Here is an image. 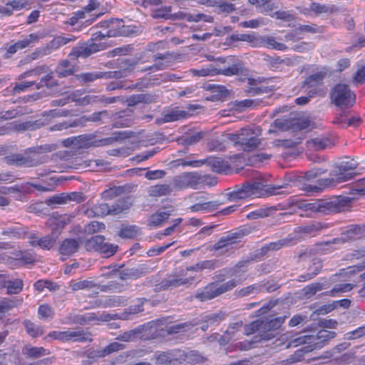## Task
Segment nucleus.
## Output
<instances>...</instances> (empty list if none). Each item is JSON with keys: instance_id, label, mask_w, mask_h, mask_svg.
Listing matches in <instances>:
<instances>
[{"instance_id": "obj_1", "label": "nucleus", "mask_w": 365, "mask_h": 365, "mask_svg": "<svg viewBox=\"0 0 365 365\" xmlns=\"http://www.w3.org/2000/svg\"><path fill=\"white\" fill-rule=\"evenodd\" d=\"M288 184L282 185L270 186L264 185L259 182L253 183L245 182L241 185H236L232 190L226 192V197L228 200L237 202L239 200H243L251 196L260 197L267 195H278L282 192L278 191L282 188L287 187Z\"/></svg>"}, {"instance_id": "obj_2", "label": "nucleus", "mask_w": 365, "mask_h": 365, "mask_svg": "<svg viewBox=\"0 0 365 365\" xmlns=\"http://www.w3.org/2000/svg\"><path fill=\"white\" fill-rule=\"evenodd\" d=\"M358 166V163L354 162H342L339 165L331 170L329 178L319 180V185H304L303 190L307 192H319L321 191V187L331 185L333 182H342L352 179L355 173L353 172Z\"/></svg>"}, {"instance_id": "obj_3", "label": "nucleus", "mask_w": 365, "mask_h": 365, "mask_svg": "<svg viewBox=\"0 0 365 365\" xmlns=\"http://www.w3.org/2000/svg\"><path fill=\"white\" fill-rule=\"evenodd\" d=\"M285 317H275L272 319H259V335L255 336L254 341H245L239 342L237 345L241 350H248L252 348L253 343L262 340H269L275 336V331L284 323Z\"/></svg>"}, {"instance_id": "obj_4", "label": "nucleus", "mask_w": 365, "mask_h": 365, "mask_svg": "<svg viewBox=\"0 0 365 365\" xmlns=\"http://www.w3.org/2000/svg\"><path fill=\"white\" fill-rule=\"evenodd\" d=\"M350 197L338 196L330 199L317 200L306 205V208L312 212L329 215L344 211L349 206Z\"/></svg>"}, {"instance_id": "obj_5", "label": "nucleus", "mask_w": 365, "mask_h": 365, "mask_svg": "<svg viewBox=\"0 0 365 365\" xmlns=\"http://www.w3.org/2000/svg\"><path fill=\"white\" fill-rule=\"evenodd\" d=\"M215 75L225 76H240L246 78L249 76V71L244 63L239 59L232 56L219 57L215 65H212Z\"/></svg>"}, {"instance_id": "obj_6", "label": "nucleus", "mask_w": 365, "mask_h": 365, "mask_svg": "<svg viewBox=\"0 0 365 365\" xmlns=\"http://www.w3.org/2000/svg\"><path fill=\"white\" fill-rule=\"evenodd\" d=\"M201 184L213 186L217 184V179L198 173H185L173 180V185L178 190L187 187L197 188Z\"/></svg>"}, {"instance_id": "obj_7", "label": "nucleus", "mask_w": 365, "mask_h": 365, "mask_svg": "<svg viewBox=\"0 0 365 365\" xmlns=\"http://www.w3.org/2000/svg\"><path fill=\"white\" fill-rule=\"evenodd\" d=\"M329 95L331 103L342 110L352 107L356 101L355 94L345 83L335 85Z\"/></svg>"}, {"instance_id": "obj_8", "label": "nucleus", "mask_w": 365, "mask_h": 365, "mask_svg": "<svg viewBox=\"0 0 365 365\" xmlns=\"http://www.w3.org/2000/svg\"><path fill=\"white\" fill-rule=\"evenodd\" d=\"M237 284V281L235 279H230L225 283L213 282L209 283L200 292L195 294V298L201 302H205L214 299L230 290H232Z\"/></svg>"}, {"instance_id": "obj_9", "label": "nucleus", "mask_w": 365, "mask_h": 365, "mask_svg": "<svg viewBox=\"0 0 365 365\" xmlns=\"http://www.w3.org/2000/svg\"><path fill=\"white\" fill-rule=\"evenodd\" d=\"M260 135V129H252L250 128H245L240 130L235 135L236 143L240 144L243 150L250 151L256 148L260 143L259 136Z\"/></svg>"}, {"instance_id": "obj_10", "label": "nucleus", "mask_w": 365, "mask_h": 365, "mask_svg": "<svg viewBox=\"0 0 365 365\" xmlns=\"http://www.w3.org/2000/svg\"><path fill=\"white\" fill-rule=\"evenodd\" d=\"M87 250H93L103 255L105 257L113 256L118 248V245H114L106 241L102 235H96L92 237L86 242Z\"/></svg>"}, {"instance_id": "obj_11", "label": "nucleus", "mask_w": 365, "mask_h": 365, "mask_svg": "<svg viewBox=\"0 0 365 365\" xmlns=\"http://www.w3.org/2000/svg\"><path fill=\"white\" fill-rule=\"evenodd\" d=\"M364 233L365 224L351 225L347 227V229L345 231L342 232L339 237L334 238L332 241L320 243L318 245H328L329 244H339L354 241L361 238Z\"/></svg>"}, {"instance_id": "obj_12", "label": "nucleus", "mask_w": 365, "mask_h": 365, "mask_svg": "<svg viewBox=\"0 0 365 365\" xmlns=\"http://www.w3.org/2000/svg\"><path fill=\"white\" fill-rule=\"evenodd\" d=\"M143 304H144L143 299H138L137 301V304L129 307L126 311L121 313L120 315H119V316L118 314H112L103 312L99 315L91 317V319H89V320L96 319V320L103 321V322H109L110 320L115 319H120L123 320H128V319H130L131 315L138 314V313L143 311Z\"/></svg>"}, {"instance_id": "obj_13", "label": "nucleus", "mask_w": 365, "mask_h": 365, "mask_svg": "<svg viewBox=\"0 0 365 365\" xmlns=\"http://www.w3.org/2000/svg\"><path fill=\"white\" fill-rule=\"evenodd\" d=\"M101 44L92 41L82 42L72 48L68 57L72 61H77L79 58H86L101 50Z\"/></svg>"}, {"instance_id": "obj_14", "label": "nucleus", "mask_w": 365, "mask_h": 365, "mask_svg": "<svg viewBox=\"0 0 365 365\" xmlns=\"http://www.w3.org/2000/svg\"><path fill=\"white\" fill-rule=\"evenodd\" d=\"M194 277L181 278L177 275H169L163 279L159 284H155V291H162L176 288L182 285L191 284Z\"/></svg>"}, {"instance_id": "obj_15", "label": "nucleus", "mask_w": 365, "mask_h": 365, "mask_svg": "<svg viewBox=\"0 0 365 365\" xmlns=\"http://www.w3.org/2000/svg\"><path fill=\"white\" fill-rule=\"evenodd\" d=\"M138 61L133 59L125 58L119 62V70L108 71L110 78H121L128 76L135 68Z\"/></svg>"}, {"instance_id": "obj_16", "label": "nucleus", "mask_w": 365, "mask_h": 365, "mask_svg": "<svg viewBox=\"0 0 365 365\" xmlns=\"http://www.w3.org/2000/svg\"><path fill=\"white\" fill-rule=\"evenodd\" d=\"M185 354L180 350L175 351L162 352L155 357L156 365H175V362L184 361Z\"/></svg>"}, {"instance_id": "obj_17", "label": "nucleus", "mask_w": 365, "mask_h": 365, "mask_svg": "<svg viewBox=\"0 0 365 365\" xmlns=\"http://www.w3.org/2000/svg\"><path fill=\"white\" fill-rule=\"evenodd\" d=\"M91 334L86 333L82 329L77 330H67L63 331H58V340L60 341H92L90 337Z\"/></svg>"}, {"instance_id": "obj_18", "label": "nucleus", "mask_w": 365, "mask_h": 365, "mask_svg": "<svg viewBox=\"0 0 365 365\" xmlns=\"http://www.w3.org/2000/svg\"><path fill=\"white\" fill-rule=\"evenodd\" d=\"M326 70H322L309 76L303 82L302 88L315 90L316 95L319 93V86L322 85L324 78L327 76Z\"/></svg>"}, {"instance_id": "obj_19", "label": "nucleus", "mask_w": 365, "mask_h": 365, "mask_svg": "<svg viewBox=\"0 0 365 365\" xmlns=\"http://www.w3.org/2000/svg\"><path fill=\"white\" fill-rule=\"evenodd\" d=\"M304 269H306L307 272L299 276L298 280L299 282L310 280L316 277L322 269V261L320 258L314 257Z\"/></svg>"}, {"instance_id": "obj_20", "label": "nucleus", "mask_w": 365, "mask_h": 365, "mask_svg": "<svg viewBox=\"0 0 365 365\" xmlns=\"http://www.w3.org/2000/svg\"><path fill=\"white\" fill-rule=\"evenodd\" d=\"M297 242V240L295 237L292 235H289L286 238L279 240L277 242H273L265 245L262 247L259 254L261 255H265L269 251L279 250L283 247L295 245Z\"/></svg>"}, {"instance_id": "obj_21", "label": "nucleus", "mask_w": 365, "mask_h": 365, "mask_svg": "<svg viewBox=\"0 0 365 365\" xmlns=\"http://www.w3.org/2000/svg\"><path fill=\"white\" fill-rule=\"evenodd\" d=\"M24 167H36L44 163V159L40 156L35 148H29L22 153Z\"/></svg>"}, {"instance_id": "obj_22", "label": "nucleus", "mask_w": 365, "mask_h": 365, "mask_svg": "<svg viewBox=\"0 0 365 365\" xmlns=\"http://www.w3.org/2000/svg\"><path fill=\"white\" fill-rule=\"evenodd\" d=\"M243 236L244 233L241 231L229 233L225 237H222L214 245L213 250H221L225 248V251H228L229 247L236 243L237 239H240Z\"/></svg>"}, {"instance_id": "obj_23", "label": "nucleus", "mask_w": 365, "mask_h": 365, "mask_svg": "<svg viewBox=\"0 0 365 365\" xmlns=\"http://www.w3.org/2000/svg\"><path fill=\"white\" fill-rule=\"evenodd\" d=\"M336 333L333 331H328L327 329H321L316 335H311L313 337V343L312 346L314 350L321 349L323 347L330 339L336 337Z\"/></svg>"}, {"instance_id": "obj_24", "label": "nucleus", "mask_w": 365, "mask_h": 365, "mask_svg": "<svg viewBox=\"0 0 365 365\" xmlns=\"http://www.w3.org/2000/svg\"><path fill=\"white\" fill-rule=\"evenodd\" d=\"M76 39V37L71 34H68L67 36H56L46 45V47L48 53L51 54L53 51H56L63 46L75 41Z\"/></svg>"}, {"instance_id": "obj_25", "label": "nucleus", "mask_w": 365, "mask_h": 365, "mask_svg": "<svg viewBox=\"0 0 365 365\" xmlns=\"http://www.w3.org/2000/svg\"><path fill=\"white\" fill-rule=\"evenodd\" d=\"M227 314L220 311L217 313H211L203 317L201 321V329L206 331L210 327L219 324L221 322L225 320Z\"/></svg>"}, {"instance_id": "obj_26", "label": "nucleus", "mask_w": 365, "mask_h": 365, "mask_svg": "<svg viewBox=\"0 0 365 365\" xmlns=\"http://www.w3.org/2000/svg\"><path fill=\"white\" fill-rule=\"evenodd\" d=\"M174 210L171 207H164L158 210L148 218L150 226L157 227L161 225L172 215Z\"/></svg>"}, {"instance_id": "obj_27", "label": "nucleus", "mask_w": 365, "mask_h": 365, "mask_svg": "<svg viewBox=\"0 0 365 365\" xmlns=\"http://www.w3.org/2000/svg\"><path fill=\"white\" fill-rule=\"evenodd\" d=\"M262 46L278 51H284L287 48L285 44L277 42L274 37L269 36H258L257 47Z\"/></svg>"}, {"instance_id": "obj_28", "label": "nucleus", "mask_w": 365, "mask_h": 365, "mask_svg": "<svg viewBox=\"0 0 365 365\" xmlns=\"http://www.w3.org/2000/svg\"><path fill=\"white\" fill-rule=\"evenodd\" d=\"M258 35L247 34H234L226 38L227 45H232L235 41H246L253 47H257Z\"/></svg>"}, {"instance_id": "obj_29", "label": "nucleus", "mask_w": 365, "mask_h": 365, "mask_svg": "<svg viewBox=\"0 0 365 365\" xmlns=\"http://www.w3.org/2000/svg\"><path fill=\"white\" fill-rule=\"evenodd\" d=\"M204 165L207 164L211 168L213 172L221 173L227 171L230 166L220 158L210 157L208 158L202 160Z\"/></svg>"}, {"instance_id": "obj_30", "label": "nucleus", "mask_w": 365, "mask_h": 365, "mask_svg": "<svg viewBox=\"0 0 365 365\" xmlns=\"http://www.w3.org/2000/svg\"><path fill=\"white\" fill-rule=\"evenodd\" d=\"M243 327V322L242 321L237 322L230 324L227 329L219 339L220 344L225 345L228 344L235 336V334Z\"/></svg>"}, {"instance_id": "obj_31", "label": "nucleus", "mask_w": 365, "mask_h": 365, "mask_svg": "<svg viewBox=\"0 0 365 365\" xmlns=\"http://www.w3.org/2000/svg\"><path fill=\"white\" fill-rule=\"evenodd\" d=\"M157 99V96L152 95L150 93H140L136 95H132L130 96L128 100V106H134L138 103H152L153 102H155Z\"/></svg>"}, {"instance_id": "obj_32", "label": "nucleus", "mask_w": 365, "mask_h": 365, "mask_svg": "<svg viewBox=\"0 0 365 365\" xmlns=\"http://www.w3.org/2000/svg\"><path fill=\"white\" fill-rule=\"evenodd\" d=\"M128 135L125 133L123 132H114L110 136L101 139L95 138L94 147H100L103 145H109L113 144L115 142L121 141L126 139Z\"/></svg>"}, {"instance_id": "obj_33", "label": "nucleus", "mask_w": 365, "mask_h": 365, "mask_svg": "<svg viewBox=\"0 0 365 365\" xmlns=\"http://www.w3.org/2000/svg\"><path fill=\"white\" fill-rule=\"evenodd\" d=\"M23 303L21 298L4 299L0 300V318L5 317L11 309L21 305Z\"/></svg>"}, {"instance_id": "obj_34", "label": "nucleus", "mask_w": 365, "mask_h": 365, "mask_svg": "<svg viewBox=\"0 0 365 365\" xmlns=\"http://www.w3.org/2000/svg\"><path fill=\"white\" fill-rule=\"evenodd\" d=\"M74 72V66L67 59L60 61L56 68V73L59 78L67 77L73 74Z\"/></svg>"}, {"instance_id": "obj_35", "label": "nucleus", "mask_w": 365, "mask_h": 365, "mask_svg": "<svg viewBox=\"0 0 365 365\" xmlns=\"http://www.w3.org/2000/svg\"><path fill=\"white\" fill-rule=\"evenodd\" d=\"M307 10L314 12L316 15L322 14H332L336 11V8L334 5L321 4L317 2H312L309 9H304V14L308 13Z\"/></svg>"}, {"instance_id": "obj_36", "label": "nucleus", "mask_w": 365, "mask_h": 365, "mask_svg": "<svg viewBox=\"0 0 365 365\" xmlns=\"http://www.w3.org/2000/svg\"><path fill=\"white\" fill-rule=\"evenodd\" d=\"M222 204L217 200L198 202L192 205L190 209L192 212L205 211L210 212L217 210Z\"/></svg>"}, {"instance_id": "obj_37", "label": "nucleus", "mask_w": 365, "mask_h": 365, "mask_svg": "<svg viewBox=\"0 0 365 365\" xmlns=\"http://www.w3.org/2000/svg\"><path fill=\"white\" fill-rule=\"evenodd\" d=\"M79 248V243L75 239H66L59 247V252L63 255H71Z\"/></svg>"}, {"instance_id": "obj_38", "label": "nucleus", "mask_w": 365, "mask_h": 365, "mask_svg": "<svg viewBox=\"0 0 365 365\" xmlns=\"http://www.w3.org/2000/svg\"><path fill=\"white\" fill-rule=\"evenodd\" d=\"M241 80L247 78L248 86L245 88V92L250 96L259 95L265 92V89L259 86V84L261 83L260 79H255L252 78H248V76L245 78V76H241Z\"/></svg>"}, {"instance_id": "obj_39", "label": "nucleus", "mask_w": 365, "mask_h": 365, "mask_svg": "<svg viewBox=\"0 0 365 365\" xmlns=\"http://www.w3.org/2000/svg\"><path fill=\"white\" fill-rule=\"evenodd\" d=\"M148 272L147 268H127L120 270L119 277L122 280H126L128 279H136Z\"/></svg>"}, {"instance_id": "obj_40", "label": "nucleus", "mask_w": 365, "mask_h": 365, "mask_svg": "<svg viewBox=\"0 0 365 365\" xmlns=\"http://www.w3.org/2000/svg\"><path fill=\"white\" fill-rule=\"evenodd\" d=\"M87 214L91 217H104L107 215H110V205L108 203L95 205L87 210Z\"/></svg>"}, {"instance_id": "obj_41", "label": "nucleus", "mask_w": 365, "mask_h": 365, "mask_svg": "<svg viewBox=\"0 0 365 365\" xmlns=\"http://www.w3.org/2000/svg\"><path fill=\"white\" fill-rule=\"evenodd\" d=\"M6 283H5V286L4 287L6 288L7 293L9 294H16L22 291L24 287V282L22 279H9L8 277L6 276Z\"/></svg>"}, {"instance_id": "obj_42", "label": "nucleus", "mask_w": 365, "mask_h": 365, "mask_svg": "<svg viewBox=\"0 0 365 365\" xmlns=\"http://www.w3.org/2000/svg\"><path fill=\"white\" fill-rule=\"evenodd\" d=\"M313 337L311 335H300V334H295L293 335L287 345V347H297L299 345H312L313 343Z\"/></svg>"}, {"instance_id": "obj_43", "label": "nucleus", "mask_w": 365, "mask_h": 365, "mask_svg": "<svg viewBox=\"0 0 365 365\" xmlns=\"http://www.w3.org/2000/svg\"><path fill=\"white\" fill-rule=\"evenodd\" d=\"M131 204L125 199H119L115 203L110 205V215H117L125 213L128 211Z\"/></svg>"}, {"instance_id": "obj_44", "label": "nucleus", "mask_w": 365, "mask_h": 365, "mask_svg": "<svg viewBox=\"0 0 365 365\" xmlns=\"http://www.w3.org/2000/svg\"><path fill=\"white\" fill-rule=\"evenodd\" d=\"M138 31L136 30V27L134 26H125L124 24L121 26H118V30H112L110 29L107 32V36H129L133 34H136Z\"/></svg>"}, {"instance_id": "obj_45", "label": "nucleus", "mask_w": 365, "mask_h": 365, "mask_svg": "<svg viewBox=\"0 0 365 365\" xmlns=\"http://www.w3.org/2000/svg\"><path fill=\"white\" fill-rule=\"evenodd\" d=\"M276 210L277 209L274 207L263 206L247 214V217L249 220L263 218L271 215V214Z\"/></svg>"}, {"instance_id": "obj_46", "label": "nucleus", "mask_w": 365, "mask_h": 365, "mask_svg": "<svg viewBox=\"0 0 365 365\" xmlns=\"http://www.w3.org/2000/svg\"><path fill=\"white\" fill-rule=\"evenodd\" d=\"M27 233V229L20 225L9 227L2 232L3 235H6L11 239L24 238Z\"/></svg>"}, {"instance_id": "obj_47", "label": "nucleus", "mask_w": 365, "mask_h": 365, "mask_svg": "<svg viewBox=\"0 0 365 365\" xmlns=\"http://www.w3.org/2000/svg\"><path fill=\"white\" fill-rule=\"evenodd\" d=\"M86 121V116H82L79 118L75 119L72 122L64 121L63 123H57L50 128L51 130H62L71 127L83 126Z\"/></svg>"}, {"instance_id": "obj_48", "label": "nucleus", "mask_w": 365, "mask_h": 365, "mask_svg": "<svg viewBox=\"0 0 365 365\" xmlns=\"http://www.w3.org/2000/svg\"><path fill=\"white\" fill-rule=\"evenodd\" d=\"M95 138L96 135L94 134H83L75 136L77 148L94 147Z\"/></svg>"}, {"instance_id": "obj_49", "label": "nucleus", "mask_w": 365, "mask_h": 365, "mask_svg": "<svg viewBox=\"0 0 365 365\" xmlns=\"http://www.w3.org/2000/svg\"><path fill=\"white\" fill-rule=\"evenodd\" d=\"M172 7L170 6L163 7L160 9L155 10L153 14L154 19H180V13L175 14H170Z\"/></svg>"}, {"instance_id": "obj_50", "label": "nucleus", "mask_w": 365, "mask_h": 365, "mask_svg": "<svg viewBox=\"0 0 365 365\" xmlns=\"http://www.w3.org/2000/svg\"><path fill=\"white\" fill-rule=\"evenodd\" d=\"M314 349L311 345L302 346L301 349H297L294 354L291 355L287 359V364H294L295 362L301 361L304 359V355L307 353L311 352Z\"/></svg>"}, {"instance_id": "obj_51", "label": "nucleus", "mask_w": 365, "mask_h": 365, "mask_svg": "<svg viewBox=\"0 0 365 365\" xmlns=\"http://www.w3.org/2000/svg\"><path fill=\"white\" fill-rule=\"evenodd\" d=\"M23 353L31 359H37L49 354L43 347H31L26 346L23 349Z\"/></svg>"}, {"instance_id": "obj_52", "label": "nucleus", "mask_w": 365, "mask_h": 365, "mask_svg": "<svg viewBox=\"0 0 365 365\" xmlns=\"http://www.w3.org/2000/svg\"><path fill=\"white\" fill-rule=\"evenodd\" d=\"M190 113L186 110H179L178 108L171 110L163 117L164 122H172L187 118Z\"/></svg>"}, {"instance_id": "obj_53", "label": "nucleus", "mask_w": 365, "mask_h": 365, "mask_svg": "<svg viewBox=\"0 0 365 365\" xmlns=\"http://www.w3.org/2000/svg\"><path fill=\"white\" fill-rule=\"evenodd\" d=\"M205 134L202 132H197L191 135L182 136L178 139L179 144H182L186 146L192 145L199 142Z\"/></svg>"}, {"instance_id": "obj_54", "label": "nucleus", "mask_w": 365, "mask_h": 365, "mask_svg": "<svg viewBox=\"0 0 365 365\" xmlns=\"http://www.w3.org/2000/svg\"><path fill=\"white\" fill-rule=\"evenodd\" d=\"M180 19H185L188 21H195L198 22L200 21H203L205 22L212 23L213 22V17L205 14H182L180 12Z\"/></svg>"}, {"instance_id": "obj_55", "label": "nucleus", "mask_w": 365, "mask_h": 365, "mask_svg": "<svg viewBox=\"0 0 365 365\" xmlns=\"http://www.w3.org/2000/svg\"><path fill=\"white\" fill-rule=\"evenodd\" d=\"M97 287V284H96L93 281L90 280H83V281H74L71 280L69 282V287L73 291H78L81 289H92Z\"/></svg>"}, {"instance_id": "obj_56", "label": "nucleus", "mask_w": 365, "mask_h": 365, "mask_svg": "<svg viewBox=\"0 0 365 365\" xmlns=\"http://www.w3.org/2000/svg\"><path fill=\"white\" fill-rule=\"evenodd\" d=\"M10 126H12V130L16 131H25V130H34L36 128L39 127L40 123L35 121H26L22 123H10Z\"/></svg>"}, {"instance_id": "obj_57", "label": "nucleus", "mask_w": 365, "mask_h": 365, "mask_svg": "<svg viewBox=\"0 0 365 365\" xmlns=\"http://www.w3.org/2000/svg\"><path fill=\"white\" fill-rule=\"evenodd\" d=\"M328 227V225L326 224H322L321 222H315L309 225L299 227H298V232L305 233V234H315L316 232Z\"/></svg>"}, {"instance_id": "obj_58", "label": "nucleus", "mask_w": 365, "mask_h": 365, "mask_svg": "<svg viewBox=\"0 0 365 365\" xmlns=\"http://www.w3.org/2000/svg\"><path fill=\"white\" fill-rule=\"evenodd\" d=\"M173 188L170 185H157L150 188V195L152 196H163L170 194Z\"/></svg>"}, {"instance_id": "obj_59", "label": "nucleus", "mask_w": 365, "mask_h": 365, "mask_svg": "<svg viewBox=\"0 0 365 365\" xmlns=\"http://www.w3.org/2000/svg\"><path fill=\"white\" fill-rule=\"evenodd\" d=\"M124 344H120L118 342H113L108 345L106 347L101 350H98L97 351V356L99 357H104L107 355H109L113 352L118 351L119 350L124 349Z\"/></svg>"}, {"instance_id": "obj_60", "label": "nucleus", "mask_w": 365, "mask_h": 365, "mask_svg": "<svg viewBox=\"0 0 365 365\" xmlns=\"http://www.w3.org/2000/svg\"><path fill=\"white\" fill-rule=\"evenodd\" d=\"M207 89L210 90L217 99H222L226 98L229 94V90L224 86L210 84L208 86Z\"/></svg>"}, {"instance_id": "obj_61", "label": "nucleus", "mask_w": 365, "mask_h": 365, "mask_svg": "<svg viewBox=\"0 0 365 365\" xmlns=\"http://www.w3.org/2000/svg\"><path fill=\"white\" fill-rule=\"evenodd\" d=\"M39 36L37 34L33 33L27 36L22 40L16 42L19 49H24L30 47L33 43H36L39 41Z\"/></svg>"}, {"instance_id": "obj_62", "label": "nucleus", "mask_w": 365, "mask_h": 365, "mask_svg": "<svg viewBox=\"0 0 365 365\" xmlns=\"http://www.w3.org/2000/svg\"><path fill=\"white\" fill-rule=\"evenodd\" d=\"M262 291V284H255L241 289L240 290L236 292V294L238 297H242L250 294H257Z\"/></svg>"}, {"instance_id": "obj_63", "label": "nucleus", "mask_w": 365, "mask_h": 365, "mask_svg": "<svg viewBox=\"0 0 365 365\" xmlns=\"http://www.w3.org/2000/svg\"><path fill=\"white\" fill-rule=\"evenodd\" d=\"M197 323L193 324L192 322H184L175 325L170 326L168 327L167 332L168 334H177L181 331H186L190 330L194 326H195Z\"/></svg>"}, {"instance_id": "obj_64", "label": "nucleus", "mask_w": 365, "mask_h": 365, "mask_svg": "<svg viewBox=\"0 0 365 365\" xmlns=\"http://www.w3.org/2000/svg\"><path fill=\"white\" fill-rule=\"evenodd\" d=\"M56 238L52 235H46L40 239L36 237V244L42 249L50 250L55 244Z\"/></svg>"}]
</instances>
